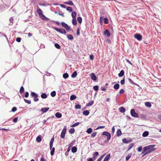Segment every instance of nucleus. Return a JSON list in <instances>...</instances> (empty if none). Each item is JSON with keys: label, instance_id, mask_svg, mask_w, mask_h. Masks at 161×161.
Listing matches in <instances>:
<instances>
[{"label": "nucleus", "instance_id": "obj_1", "mask_svg": "<svg viewBox=\"0 0 161 161\" xmlns=\"http://www.w3.org/2000/svg\"><path fill=\"white\" fill-rule=\"evenodd\" d=\"M155 145H150L148 146H145L144 147L145 151H146V153L143 154L142 157H143L147 154H148L152 152L155 151L156 149L154 148Z\"/></svg>", "mask_w": 161, "mask_h": 161}, {"label": "nucleus", "instance_id": "obj_2", "mask_svg": "<svg viewBox=\"0 0 161 161\" xmlns=\"http://www.w3.org/2000/svg\"><path fill=\"white\" fill-rule=\"evenodd\" d=\"M37 12L38 13L39 17L43 20L45 21H48L49 19L46 17L43 14V12L42 10L37 6Z\"/></svg>", "mask_w": 161, "mask_h": 161}, {"label": "nucleus", "instance_id": "obj_3", "mask_svg": "<svg viewBox=\"0 0 161 161\" xmlns=\"http://www.w3.org/2000/svg\"><path fill=\"white\" fill-rule=\"evenodd\" d=\"M52 28H53L54 30H56L57 32H59L61 34L66 35V31L63 28H58L55 27H53Z\"/></svg>", "mask_w": 161, "mask_h": 161}, {"label": "nucleus", "instance_id": "obj_4", "mask_svg": "<svg viewBox=\"0 0 161 161\" xmlns=\"http://www.w3.org/2000/svg\"><path fill=\"white\" fill-rule=\"evenodd\" d=\"M31 96L34 97V101L35 102H36L39 100L38 98V94L34 92H31Z\"/></svg>", "mask_w": 161, "mask_h": 161}, {"label": "nucleus", "instance_id": "obj_5", "mask_svg": "<svg viewBox=\"0 0 161 161\" xmlns=\"http://www.w3.org/2000/svg\"><path fill=\"white\" fill-rule=\"evenodd\" d=\"M102 135L106 136L107 137V140L108 141L110 139L111 137L110 134L107 131L103 132L102 133Z\"/></svg>", "mask_w": 161, "mask_h": 161}, {"label": "nucleus", "instance_id": "obj_6", "mask_svg": "<svg viewBox=\"0 0 161 161\" xmlns=\"http://www.w3.org/2000/svg\"><path fill=\"white\" fill-rule=\"evenodd\" d=\"M130 114L131 115L135 118H138L139 117L138 114L136 113L134 109H131L130 110Z\"/></svg>", "mask_w": 161, "mask_h": 161}, {"label": "nucleus", "instance_id": "obj_7", "mask_svg": "<svg viewBox=\"0 0 161 161\" xmlns=\"http://www.w3.org/2000/svg\"><path fill=\"white\" fill-rule=\"evenodd\" d=\"M134 37L139 41H141L142 39V35L136 33L134 36Z\"/></svg>", "mask_w": 161, "mask_h": 161}, {"label": "nucleus", "instance_id": "obj_8", "mask_svg": "<svg viewBox=\"0 0 161 161\" xmlns=\"http://www.w3.org/2000/svg\"><path fill=\"white\" fill-rule=\"evenodd\" d=\"M67 130V128L66 127L64 126V129L62 130L61 134V137L62 138H64L65 136V134Z\"/></svg>", "mask_w": 161, "mask_h": 161}, {"label": "nucleus", "instance_id": "obj_9", "mask_svg": "<svg viewBox=\"0 0 161 161\" xmlns=\"http://www.w3.org/2000/svg\"><path fill=\"white\" fill-rule=\"evenodd\" d=\"M90 76L91 79L93 81H96L97 79V77L93 73H91L90 75Z\"/></svg>", "mask_w": 161, "mask_h": 161}, {"label": "nucleus", "instance_id": "obj_10", "mask_svg": "<svg viewBox=\"0 0 161 161\" xmlns=\"http://www.w3.org/2000/svg\"><path fill=\"white\" fill-rule=\"evenodd\" d=\"M49 108H41V111L43 113L46 112L49 109Z\"/></svg>", "mask_w": 161, "mask_h": 161}, {"label": "nucleus", "instance_id": "obj_11", "mask_svg": "<svg viewBox=\"0 0 161 161\" xmlns=\"http://www.w3.org/2000/svg\"><path fill=\"white\" fill-rule=\"evenodd\" d=\"M65 4H68L70 5H74V4L72 2V1L71 0H69L68 2H65L64 3Z\"/></svg>", "mask_w": 161, "mask_h": 161}, {"label": "nucleus", "instance_id": "obj_12", "mask_svg": "<svg viewBox=\"0 0 161 161\" xmlns=\"http://www.w3.org/2000/svg\"><path fill=\"white\" fill-rule=\"evenodd\" d=\"M110 157V154H108L104 159L103 161H108Z\"/></svg>", "mask_w": 161, "mask_h": 161}, {"label": "nucleus", "instance_id": "obj_13", "mask_svg": "<svg viewBox=\"0 0 161 161\" xmlns=\"http://www.w3.org/2000/svg\"><path fill=\"white\" fill-rule=\"evenodd\" d=\"M124 71L122 69L121 70L120 73L118 74V76L119 77H121L124 75Z\"/></svg>", "mask_w": 161, "mask_h": 161}, {"label": "nucleus", "instance_id": "obj_14", "mask_svg": "<svg viewBox=\"0 0 161 161\" xmlns=\"http://www.w3.org/2000/svg\"><path fill=\"white\" fill-rule=\"evenodd\" d=\"M104 35H107L108 36H109L110 35V32L108 30H106L104 32Z\"/></svg>", "mask_w": 161, "mask_h": 161}, {"label": "nucleus", "instance_id": "obj_15", "mask_svg": "<svg viewBox=\"0 0 161 161\" xmlns=\"http://www.w3.org/2000/svg\"><path fill=\"white\" fill-rule=\"evenodd\" d=\"M119 110V111L122 113H124L125 111V108L123 107H120Z\"/></svg>", "mask_w": 161, "mask_h": 161}, {"label": "nucleus", "instance_id": "obj_16", "mask_svg": "<svg viewBox=\"0 0 161 161\" xmlns=\"http://www.w3.org/2000/svg\"><path fill=\"white\" fill-rule=\"evenodd\" d=\"M55 115L56 117L58 118H60L62 117L61 113L59 112H57L55 114Z\"/></svg>", "mask_w": 161, "mask_h": 161}, {"label": "nucleus", "instance_id": "obj_17", "mask_svg": "<svg viewBox=\"0 0 161 161\" xmlns=\"http://www.w3.org/2000/svg\"><path fill=\"white\" fill-rule=\"evenodd\" d=\"M76 98V96L75 95H71L70 98V100H73Z\"/></svg>", "mask_w": 161, "mask_h": 161}, {"label": "nucleus", "instance_id": "obj_18", "mask_svg": "<svg viewBox=\"0 0 161 161\" xmlns=\"http://www.w3.org/2000/svg\"><path fill=\"white\" fill-rule=\"evenodd\" d=\"M119 87V84L117 83L115 84L114 86V88L115 90H118Z\"/></svg>", "mask_w": 161, "mask_h": 161}, {"label": "nucleus", "instance_id": "obj_19", "mask_svg": "<svg viewBox=\"0 0 161 161\" xmlns=\"http://www.w3.org/2000/svg\"><path fill=\"white\" fill-rule=\"evenodd\" d=\"M148 132L147 131H146L143 133L142 134V136L144 137H146L148 135Z\"/></svg>", "mask_w": 161, "mask_h": 161}, {"label": "nucleus", "instance_id": "obj_20", "mask_svg": "<svg viewBox=\"0 0 161 161\" xmlns=\"http://www.w3.org/2000/svg\"><path fill=\"white\" fill-rule=\"evenodd\" d=\"M76 15V13L75 11H72L71 14V16L73 18H75Z\"/></svg>", "mask_w": 161, "mask_h": 161}, {"label": "nucleus", "instance_id": "obj_21", "mask_svg": "<svg viewBox=\"0 0 161 161\" xmlns=\"http://www.w3.org/2000/svg\"><path fill=\"white\" fill-rule=\"evenodd\" d=\"M72 23L74 25H76L77 24V21L75 18H73Z\"/></svg>", "mask_w": 161, "mask_h": 161}, {"label": "nucleus", "instance_id": "obj_22", "mask_svg": "<svg viewBox=\"0 0 161 161\" xmlns=\"http://www.w3.org/2000/svg\"><path fill=\"white\" fill-rule=\"evenodd\" d=\"M83 114L84 115L87 116L89 114V112L88 110H86L83 111Z\"/></svg>", "mask_w": 161, "mask_h": 161}, {"label": "nucleus", "instance_id": "obj_23", "mask_svg": "<svg viewBox=\"0 0 161 161\" xmlns=\"http://www.w3.org/2000/svg\"><path fill=\"white\" fill-rule=\"evenodd\" d=\"M77 75V72H76V71H75L71 75V76L72 78H75L76 76Z\"/></svg>", "mask_w": 161, "mask_h": 161}, {"label": "nucleus", "instance_id": "obj_24", "mask_svg": "<svg viewBox=\"0 0 161 161\" xmlns=\"http://www.w3.org/2000/svg\"><path fill=\"white\" fill-rule=\"evenodd\" d=\"M41 97L43 99H45L47 97V94L45 93H43L41 95Z\"/></svg>", "mask_w": 161, "mask_h": 161}, {"label": "nucleus", "instance_id": "obj_25", "mask_svg": "<svg viewBox=\"0 0 161 161\" xmlns=\"http://www.w3.org/2000/svg\"><path fill=\"white\" fill-rule=\"evenodd\" d=\"M67 36L68 38L69 39L71 40H72L74 39V37L72 35H71V34L68 35H67Z\"/></svg>", "mask_w": 161, "mask_h": 161}, {"label": "nucleus", "instance_id": "obj_26", "mask_svg": "<svg viewBox=\"0 0 161 161\" xmlns=\"http://www.w3.org/2000/svg\"><path fill=\"white\" fill-rule=\"evenodd\" d=\"M145 105L147 107L150 108L151 107L152 105L150 102H146L145 103Z\"/></svg>", "mask_w": 161, "mask_h": 161}, {"label": "nucleus", "instance_id": "obj_27", "mask_svg": "<svg viewBox=\"0 0 161 161\" xmlns=\"http://www.w3.org/2000/svg\"><path fill=\"white\" fill-rule=\"evenodd\" d=\"M24 91V88L23 86H21L19 92L21 94H22Z\"/></svg>", "mask_w": 161, "mask_h": 161}, {"label": "nucleus", "instance_id": "obj_28", "mask_svg": "<svg viewBox=\"0 0 161 161\" xmlns=\"http://www.w3.org/2000/svg\"><path fill=\"white\" fill-rule=\"evenodd\" d=\"M69 132L70 134H72L74 133L75 132V129L74 128H72L70 129L69 130Z\"/></svg>", "mask_w": 161, "mask_h": 161}, {"label": "nucleus", "instance_id": "obj_29", "mask_svg": "<svg viewBox=\"0 0 161 161\" xmlns=\"http://www.w3.org/2000/svg\"><path fill=\"white\" fill-rule=\"evenodd\" d=\"M77 148L75 147H73L71 149V151L73 153H75L77 151Z\"/></svg>", "mask_w": 161, "mask_h": 161}, {"label": "nucleus", "instance_id": "obj_30", "mask_svg": "<svg viewBox=\"0 0 161 161\" xmlns=\"http://www.w3.org/2000/svg\"><path fill=\"white\" fill-rule=\"evenodd\" d=\"M134 145V144L133 143H132L131 144H130L129 146L127 147V151H128L130 149H131L132 147H133Z\"/></svg>", "mask_w": 161, "mask_h": 161}, {"label": "nucleus", "instance_id": "obj_31", "mask_svg": "<svg viewBox=\"0 0 161 161\" xmlns=\"http://www.w3.org/2000/svg\"><path fill=\"white\" fill-rule=\"evenodd\" d=\"M42 140V136L41 135H39L36 138V141H41Z\"/></svg>", "mask_w": 161, "mask_h": 161}, {"label": "nucleus", "instance_id": "obj_32", "mask_svg": "<svg viewBox=\"0 0 161 161\" xmlns=\"http://www.w3.org/2000/svg\"><path fill=\"white\" fill-rule=\"evenodd\" d=\"M69 75L67 73H65L63 74V77L64 79H67L69 77Z\"/></svg>", "mask_w": 161, "mask_h": 161}, {"label": "nucleus", "instance_id": "obj_33", "mask_svg": "<svg viewBox=\"0 0 161 161\" xmlns=\"http://www.w3.org/2000/svg\"><path fill=\"white\" fill-rule=\"evenodd\" d=\"M117 135L119 136L121 135L122 134L121 132L120 129L118 130L116 132Z\"/></svg>", "mask_w": 161, "mask_h": 161}, {"label": "nucleus", "instance_id": "obj_34", "mask_svg": "<svg viewBox=\"0 0 161 161\" xmlns=\"http://www.w3.org/2000/svg\"><path fill=\"white\" fill-rule=\"evenodd\" d=\"M92 129L91 128H89L87 129L86 131V132L87 133L89 134L92 133Z\"/></svg>", "mask_w": 161, "mask_h": 161}, {"label": "nucleus", "instance_id": "obj_35", "mask_svg": "<svg viewBox=\"0 0 161 161\" xmlns=\"http://www.w3.org/2000/svg\"><path fill=\"white\" fill-rule=\"evenodd\" d=\"M77 21L79 23L81 24L82 21V19L81 17H78L77 18Z\"/></svg>", "mask_w": 161, "mask_h": 161}, {"label": "nucleus", "instance_id": "obj_36", "mask_svg": "<svg viewBox=\"0 0 161 161\" xmlns=\"http://www.w3.org/2000/svg\"><path fill=\"white\" fill-rule=\"evenodd\" d=\"M80 124V123L79 122H76V123H75V124L72 125L71 126V127H75L76 126H78V125H79Z\"/></svg>", "mask_w": 161, "mask_h": 161}, {"label": "nucleus", "instance_id": "obj_37", "mask_svg": "<svg viewBox=\"0 0 161 161\" xmlns=\"http://www.w3.org/2000/svg\"><path fill=\"white\" fill-rule=\"evenodd\" d=\"M66 10L70 12H72L73 11V9L72 8L70 7H68L66 8Z\"/></svg>", "mask_w": 161, "mask_h": 161}, {"label": "nucleus", "instance_id": "obj_38", "mask_svg": "<svg viewBox=\"0 0 161 161\" xmlns=\"http://www.w3.org/2000/svg\"><path fill=\"white\" fill-rule=\"evenodd\" d=\"M56 95V92L55 91H53L51 92V96L54 97Z\"/></svg>", "mask_w": 161, "mask_h": 161}, {"label": "nucleus", "instance_id": "obj_39", "mask_svg": "<svg viewBox=\"0 0 161 161\" xmlns=\"http://www.w3.org/2000/svg\"><path fill=\"white\" fill-rule=\"evenodd\" d=\"M61 24L62 26L64 28H65L68 25L65 23H64V22H62Z\"/></svg>", "mask_w": 161, "mask_h": 161}, {"label": "nucleus", "instance_id": "obj_40", "mask_svg": "<svg viewBox=\"0 0 161 161\" xmlns=\"http://www.w3.org/2000/svg\"><path fill=\"white\" fill-rule=\"evenodd\" d=\"M93 89L94 91H97L98 90L99 87L98 86H93Z\"/></svg>", "mask_w": 161, "mask_h": 161}, {"label": "nucleus", "instance_id": "obj_41", "mask_svg": "<svg viewBox=\"0 0 161 161\" xmlns=\"http://www.w3.org/2000/svg\"><path fill=\"white\" fill-rule=\"evenodd\" d=\"M104 23L105 24H108V19L107 18H104Z\"/></svg>", "mask_w": 161, "mask_h": 161}, {"label": "nucleus", "instance_id": "obj_42", "mask_svg": "<svg viewBox=\"0 0 161 161\" xmlns=\"http://www.w3.org/2000/svg\"><path fill=\"white\" fill-rule=\"evenodd\" d=\"M140 118L143 119H146V116L144 114H142L140 115Z\"/></svg>", "mask_w": 161, "mask_h": 161}, {"label": "nucleus", "instance_id": "obj_43", "mask_svg": "<svg viewBox=\"0 0 161 161\" xmlns=\"http://www.w3.org/2000/svg\"><path fill=\"white\" fill-rule=\"evenodd\" d=\"M128 80L129 82L131 84L135 85H137L136 83L134 82L130 79L129 78Z\"/></svg>", "mask_w": 161, "mask_h": 161}, {"label": "nucleus", "instance_id": "obj_44", "mask_svg": "<svg viewBox=\"0 0 161 161\" xmlns=\"http://www.w3.org/2000/svg\"><path fill=\"white\" fill-rule=\"evenodd\" d=\"M54 46L58 49H60L61 47L60 45L57 43H56L54 44Z\"/></svg>", "mask_w": 161, "mask_h": 161}, {"label": "nucleus", "instance_id": "obj_45", "mask_svg": "<svg viewBox=\"0 0 161 161\" xmlns=\"http://www.w3.org/2000/svg\"><path fill=\"white\" fill-rule=\"evenodd\" d=\"M93 103H94L93 101H91L90 102L88 103V104H87L86 105L87 106H91L92 105V104H93Z\"/></svg>", "mask_w": 161, "mask_h": 161}, {"label": "nucleus", "instance_id": "obj_46", "mask_svg": "<svg viewBox=\"0 0 161 161\" xmlns=\"http://www.w3.org/2000/svg\"><path fill=\"white\" fill-rule=\"evenodd\" d=\"M98 155V152H95L93 155V157L94 159H95V158Z\"/></svg>", "mask_w": 161, "mask_h": 161}, {"label": "nucleus", "instance_id": "obj_47", "mask_svg": "<svg viewBox=\"0 0 161 161\" xmlns=\"http://www.w3.org/2000/svg\"><path fill=\"white\" fill-rule=\"evenodd\" d=\"M24 101L26 103H27L29 104H30L31 103V102L30 100H29L24 98Z\"/></svg>", "mask_w": 161, "mask_h": 161}, {"label": "nucleus", "instance_id": "obj_48", "mask_svg": "<svg viewBox=\"0 0 161 161\" xmlns=\"http://www.w3.org/2000/svg\"><path fill=\"white\" fill-rule=\"evenodd\" d=\"M75 108L76 109H80L81 108V106L79 104H77L75 105Z\"/></svg>", "mask_w": 161, "mask_h": 161}, {"label": "nucleus", "instance_id": "obj_49", "mask_svg": "<svg viewBox=\"0 0 161 161\" xmlns=\"http://www.w3.org/2000/svg\"><path fill=\"white\" fill-rule=\"evenodd\" d=\"M97 134V133L96 132H94L91 134V137H94Z\"/></svg>", "mask_w": 161, "mask_h": 161}, {"label": "nucleus", "instance_id": "obj_50", "mask_svg": "<svg viewBox=\"0 0 161 161\" xmlns=\"http://www.w3.org/2000/svg\"><path fill=\"white\" fill-rule=\"evenodd\" d=\"M17 110V108L16 107H13L11 111L14 112H15Z\"/></svg>", "mask_w": 161, "mask_h": 161}, {"label": "nucleus", "instance_id": "obj_51", "mask_svg": "<svg viewBox=\"0 0 161 161\" xmlns=\"http://www.w3.org/2000/svg\"><path fill=\"white\" fill-rule=\"evenodd\" d=\"M104 18H103V17H100V23L101 24H102V23H103V20H104Z\"/></svg>", "mask_w": 161, "mask_h": 161}, {"label": "nucleus", "instance_id": "obj_52", "mask_svg": "<svg viewBox=\"0 0 161 161\" xmlns=\"http://www.w3.org/2000/svg\"><path fill=\"white\" fill-rule=\"evenodd\" d=\"M65 29L66 30L68 31H69L71 30L70 27L68 26V25L66 27Z\"/></svg>", "mask_w": 161, "mask_h": 161}, {"label": "nucleus", "instance_id": "obj_53", "mask_svg": "<svg viewBox=\"0 0 161 161\" xmlns=\"http://www.w3.org/2000/svg\"><path fill=\"white\" fill-rule=\"evenodd\" d=\"M18 118L17 117L14 118L13 120V121L14 123H16L18 120Z\"/></svg>", "mask_w": 161, "mask_h": 161}, {"label": "nucleus", "instance_id": "obj_54", "mask_svg": "<svg viewBox=\"0 0 161 161\" xmlns=\"http://www.w3.org/2000/svg\"><path fill=\"white\" fill-rule=\"evenodd\" d=\"M55 148L54 147H53L52 149V150L51 151V155H53L54 154V152Z\"/></svg>", "mask_w": 161, "mask_h": 161}, {"label": "nucleus", "instance_id": "obj_55", "mask_svg": "<svg viewBox=\"0 0 161 161\" xmlns=\"http://www.w3.org/2000/svg\"><path fill=\"white\" fill-rule=\"evenodd\" d=\"M21 39V38L18 37L16 38V41L18 42H20Z\"/></svg>", "mask_w": 161, "mask_h": 161}, {"label": "nucleus", "instance_id": "obj_56", "mask_svg": "<svg viewBox=\"0 0 161 161\" xmlns=\"http://www.w3.org/2000/svg\"><path fill=\"white\" fill-rule=\"evenodd\" d=\"M125 83V80L124 78L123 79L121 80L120 81V83L122 85H124Z\"/></svg>", "mask_w": 161, "mask_h": 161}, {"label": "nucleus", "instance_id": "obj_57", "mask_svg": "<svg viewBox=\"0 0 161 161\" xmlns=\"http://www.w3.org/2000/svg\"><path fill=\"white\" fill-rule=\"evenodd\" d=\"M0 34H1L2 36H5L6 37V39L7 40V41H8V38L5 34L3 33L2 32H0Z\"/></svg>", "mask_w": 161, "mask_h": 161}, {"label": "nucleus", "instance_id": "obj_58", "mask_svg": "<svg viewBox=\"0 0 161 161\" xmlns=\"http://www.w3.org/2000/svg\"><path fill=\"white\" fill-rule=\"evenodd\" d=\"M29 92H25V97L26 98H27L29 97Z\"/></svg>", "mask_w": 161, "mask_h": 161}, {"label": "nucleus", "instance_id": "obj_59", "mask_svg": "<svg viewBox=\"0 0 161 161\" xmlns=\"http://www.w3.org/2000/svg\"><path fill=\"white\" fill-rule=\"evenodd\" d=\"M125 92V91L123 89H121L119 92V93L120 94H123V93H124Z\"/></svg>", "mask_w": 161, "mask_h": 161}, {"label": "nucleus", "instance_id": "obj_60", "mask_svg": "<svg viewBox=\"0 0 161 161\" xmlns=\"http://www.w3.org/2000/svg\"><path fill=\"white\" fill-rule=\"evenodd\" d=\"M9 20L10 22L12 23V24H11V25H12L13 23V17H11L9 19Z\"/></svg>", "mask_w": 161, "mask_h": 161}, {"label": "nucleus", "instance_id": "obj_61", "mask_svg": "<svg viewBox=\"0 0 161 161\" xmlns=\"http://www.w3.org/2000/svg\"><path fill=\"white\" fill-rule=\"evenodd\" d=\"M105 127V126H99L98 127H97L96 129V130H97L99 129H102L103 128Z\"/></svg>", "mask_w": 161, "mask_h": 161}, {"label": "nucleus", "instance_id": "obj_62", "mask_svg": "<svg viewBox=\"0 0 161 161\" xmlns=\"http://www.w3.org/2000/svg\"><path fill=\"white\" fill-rule=\"evenodd\" d=\"M0 130H2L3 131H7L8 130H10L9 129H5V128H2V129H0Z\"/></svg>", "mask_w": 161, "mask_h": 161}, {"label": "nucleus", "instance_id": "obj_63", "mask_svg": "<svg viewBox=\"0 0 161 161\" xmlns=\"http://www.w3.org/2000/svg\"><path fill=\"white\" fill-rule=\"evenodd\" d=\"M114 131H115V128H114V126L113 127L112 129L111 132L113 134H114Z\"/></svg>", "mask_w": 161, "mask_h": 161}, {"label": "nucleus", "instance_id": "obj_64", "mask_svg": "<svg viewBox=\"0 0 161 161\" xmlns=\"http://www.w3.org/2000/svg\"><path fill=\"white\" fill-rule=\"evenodd\" d=\"M142 147L141 146L139 147L137 149L138 152H140L142 150Z\"/></svg>", "mask_w": 161, "mask_h": 161}]
</instances>
